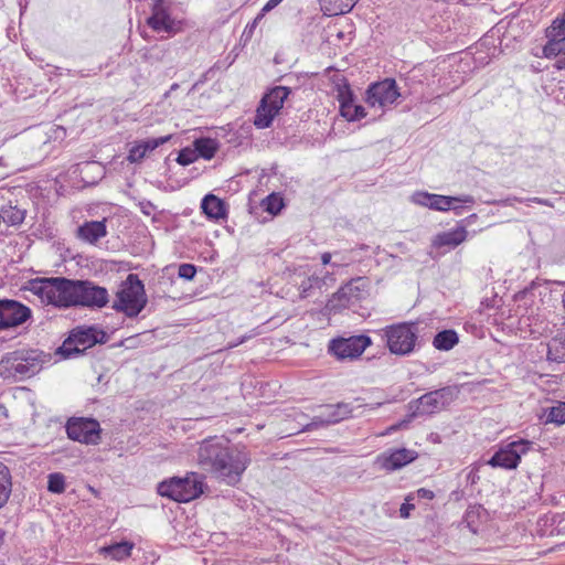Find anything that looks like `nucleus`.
<instances>
[{
	"label": "nucleus",
	"instance_id": "f257e3e1",
	"mask_svg": "<svg viewBox=\"0 0 565 565\" xmlns=\"http://www.w3.org/2000/svg\"><path fill=\"white\" fill-rule=\"evenodd\" d=\"M33 291L42 301L57 308H103L109 301L108 290L89 280L65 277L44 278L33 285Z\"/></svg>",
	"mask_w": 565,
	"mask_h": 565
},
{
	"label": "nucleus",
	"instance_id": "f03ea898",
	"mask_svg": "<svg viewBox=\"0 0 565 565\" xmlns=\"http://www.w3.org/2000/svg\"><path fill=\"white\" fill-rule=\"evenodd\" d=\"M198 462L221 482L235 486L248 467L250 458L238 449H233L217 437L205 439L198 451Z\"/></svg>",
	"mask_w": 565,
	"mask_h": 565
},
{
	"label": "nucleus",
	"instance_id": "7ed1b4c3",
	"mask_svg": "<svg viewBox=\"0 0 565 565\" xmlns=\"http://www.w3.org/2000/svg\"><path fill=\"white\" fill-rule=\"evenodd\" d=\"M49 361L50 354L38 349H20L8 352L0 359V377L12 381L32 377Z\"/></svg>",
	"mask_w": 565,
	"mask_h": 565
},
{
	"label": "nucleus",
	"instance_id": "20e7f679",
	"mask_svg": "<svg viewBox=\"0 0 565 565\" xmlns=\"http://www.w3.org/2000/svg\"><path fill=\"white\" fill-rule=\"evenodd\" d=\"M145 285L138 275L129 274L116 294L113 308L128 318L137 317L147 305Z\"/></svg>",
	"mask_w": 565,
	"mask_h": 565
},
{
	"label": "nucleus",
	"instance_id": "39448f33",
	"mask_svg": "<svg viewBox=\"0 0 565 565\" xmlns=\"http://www.w3.org/2000/svg\"><path fill=\"white\" fill-rule=\"evenodd\" d=\"M109 335L104 330L95 326H79L74 328L63 344L57 349V353L64 359L83 354L85 350L97 343H106Z\"/></svg>",
	"mask_w": 565,
	"mask_h": 565
},
{
	"label": "nucleus",
	"instance_id": "423d86ee",
	"mask_svg": "<svg viewBox=\"0 0 565 565\" xmlns=\"http://www.w3.org/2000/svg\"><path fill=\"white\" fill-rule=\"evenodd\" d=\"M158 493L178 502H189L203 493V481L201 477L191 472L185 477H173L163 480L158 484Z\"/></svg>",
	"mask_w": 565,
	"mask_h": 565
},
{
	"label": "nucleus",
	"instance_id": "0eeeda50",
	"mask_svg": "<svg viewBox=\"0 0 565 565\" xmlns=\"http://www.w3.org/2000/svg\"><path fill=\"white\" fill-rule=\"evenodd\" d=\"M386 345L392 354L406 356L415 351L418 330L415 323L402 322L383 329Z\"/></svg>",
	"mask_w": 565,
	"mask_h": 565
},
{
	"label": "nucleus",
	"instance_id": "6e6552de",
	"mask_svg": "<svg viewBox=\"0 0 565 565\" xmlns=\"http://www.w3.org/2000/svg\"><path fill=\"white\" fill-rule=\"evenodd\" d=\"M174 3L171 0H154L151 8V15L147 24L156 32L177 34L182 32L185 20L173 14Z\"/></svg>",
	"mask_w": 565,
	"mask_h": 565
},
{
	"label": "nucleus",
	"instance_id": "1a4fd4ad",
	"mask_svg": "<svg viewBox=\"0 0 565 565\" xmlns=\"http://www.w3.org/2000/svg\"><path fill=\"white\" fill-rule=\"evenodd\" d=\"M67 437L85 445H98L102 439V428L97 419L90 417H72L67 420Z\"/></svg>",
	"mask_w": 565,
	"mask_h": 565
},
{
	"label": "nucleus",
	"instance_id": "9d476101",
	"mask_svg": "<svg viewBox=\"0 0 565 565\" xmlns=\"http://www.w3.org/2000/svg\"><path fill=\"white\" fill-rule=\"evenodd\" d=\"M531 445L532 441L526 439L511 441L500 447L487 463L492 468L516 469L522 456L530 450Z\"/></svg>",
	"mask_w": 565,
	"mask_h": 565
},
{
	"label": "nucleus",
	"instance_id": "9b49d317",
	"mask_svg": "<svg viewBox=\"0 0 565 565\" xmlns=\"http://www.w3.org/2000/svg\"><path fill=\"white\" fill-rule=\"evenodd\" d=\"M32 318L31 309L22 302L0 299V331L15 329Z\"/></svg>",
	"mask_w": 565,
	"mask_h": 565
},
{
	"label": "nucleus",
	"instance_id": "f8f14e48",
	"mask_svg": "<svg viewBox=\"0 0 565 565\" xmlns=\"http://www.w3.org/2000/svg\"><path fill=\"white\" fill-rule=\"evenodd\" d=\"M371 343V338L367 335H353L331 340L328 349L338 360H354L358 359Z\"/></svg>",
	"mask_w": 565,
	"mask_h": 565
},
{
	"label": "nucleus",
	"instance_id": "ddd939ff",
	"mask_svg": "<svg viewBox=\"0 0 565 565\" xmlns=\"http://www.w3.org/2000/svg\"><path fill=\"white\" fill-rule=\"evenodd\" d=\"M399 96L401 93L394 78L373 83L366 89V103L372 107L377 105L383 110L391 107Z\"/></svg>",
	"mask_w": 565,
	"mask_h": 565
},
{
	"label": "nucleus",
	"instance_id": "4468645a",
	"mask_svg": "<svg viewBox=\"0 0 565 565\" xmlns=\"http://www.w3.org/2000/svg\"><path fill=\"white\" fill-rule=\"evenodd\" d=\"M367 282L364 278L358 277L342 286L334 295L342 307L354 306L365 297Z\"/></svg>",
	"mask_w": 565,
	"mask_h": 565
},
{
	"label": "nucleus",
	"instance_id": "2eb2a0df",
	"mask_svg": "<svg viewBox=\"0 0 565 565\" xmlns=\"http://www.w3.org/2000/svg\"><path fill=\"white\" fill-rule=\"evenodd\" d=\"M417 458V452L407 448L385 451L377 457L380 466L387 470L394 471L413 462Z\"/></svg>",
	"mask_w": 565,
	"mask_h": 565
},
{
	"label": "nucleus",
	"instance_id": "dca6fc26",
	"mask_svg": "<svg viewBox=\"0 0 565 565\" xmlns=\"http://www.w3.org/2000/svg\"><path fill=\"white\" fill-rule=\"evenodd\" d=\"M338 99L340 104V114L349 121H356L366 116L365 108L362 105L354 104V95L347 85L339 89Z\"/></svg>",
	"mask_w": 565,
	"mask_h": 565
},
{
	"label": "nucleus",
	"instance_id": "f3484780",
	"mask_svg": "<svg viewBox=\"0 0 565 565\" xmlns=\"http://www.w3.org/2000/svg\"><path fill=\"white\" fill-rule=\"evenodd\" d=\"M547 42L543 46V56L553 58L558 55H565V29L548 26L546 29Z\"/></svg>",
	"mask_w": 565,
	"mask_h": 565
},
{
	"label": "nucleus",
	"instance_id": "a211bd4d",
	"mask_svg": "<svg viewBox=\"0 0 565 565\" xmlns=\"http://www.w3.org/2000/svg\"><path fill=\"white\" fill-rule=\"evenodd\" d=\"M468 231L465 226H458L454 230L438 233L433 239V246L436 248L447 247L456 248L466 241Z\"/></svg>",
	"mask_w": 565,
	"mask_h": 565
},
{
	"label": "nucleus",
	"instance_id": "6ab92c4d",
	"mask_svg": "<svg viewBox=\"0 0 565 565\" xmlns=\"http://www.w3.org/2000/svg\"><path fill=\"white\" fill-rule=\"evenodd\" d=\"M106 234L105 220L85 222L77 228L78 238L89 244H95L98 239L105 237Z\"/></svg>",
	"mask_w": 565,
	"mask_h": 565
},
{
	"label": "nucleus",
	"instance_id": "aec40b11",
	"mask_svg": "<svg viewBox=\"0 0 565 565\" xmlns=\"http://www.w3.org/2000/svg\"><path fill=\"white\" fill-rule=\"evenodd\" d=\"M431 199L433 200H431L430 210L439 211V212L449 211L454 203H463V204H469V206H472L476 202L475 198L469 194H463V195H459V196H448V195L433 193Z\"/></svg>",
	"mask_w": 565,
	"mask_h": 565
},
{
	"label": "nucleus",
	"instance_id": "412c9836",
	"mask_svg": "<svg viewBox=\"0 0 565 565\" xmlns=\"http://www.w3.org/2000/svg\"><path fill=\"white\" fill-rule=\"evenodd\" d=\"M320 408L322 409L321 413L326 416L327 422H329L330 425L337 424L350 417L353 412L351 404L344 402H340L334 405H322Z\"/></svg>",
	"mask_w": 565,
	"mask_h": 565
},
{
	"label": "nucleus",
	"instance_id": "4be33fe9",
	"mask_svg": "<svg viewBox=\"0 0 565 565\" xmlns=\"http://www.w3.org/2000/svg\"><path fill=\"white\" fill-rule=\"evenodd\" d=\"M201 209L209 218L220 220L226 217V207L224 201L214 194L210 193L203 198L201 202Z\"/></svg>",
	"mask_w": 565,
	"mask_h": 565
},
{
	"label": "nucleus",
	"instance_id": "5701e85b",
	"mask_svg": "<svg viewBox=\"0 0 565 565\" xmlns=\"http://www.w3.org/2000/svg\"><path fill=\"white\" fill-rule=\"evenodd\" d=\"M135 544L129 541H121L99 550V553L115 561H124L130 557Z\"/></svg>",
	"mask_w": 565,
	"mask_h": 565
},
{
	"label": "nucleus",
	"instance_id": "b1692460",
	"mask_svg": "<svg viewBox=\"0 0 565 565\" xmlns=\"http://www.w3.org/2000/svg\"><path fill=\"white\" fill-rule=\"evenodd\" d=\"M358 0H319L322 11L327 15H339L350 12Z\"/></svg>",
	"mask_w": 565,
	"mask_h": 565
},
{
	"label": "nucleus",
	"instance_id": "393cba45",
	"mask_svg": "<svg viewBox=\"0 0 565 565\" xmlns=\"http://www.w3.org/2000/svg\"><path fill=\"white\" fill-rule=\"evenodd\" d=\"M290 93L291 89L289 87L276 86L265 94L262 100H266L267 105L273 107L275 111H279Z\"/></svg>",
	"mask_w": 565,
	"mask_h": 565
},
{
	"label": "nucleus",
	"instance_id": "a878e982",
	"mask_svg": "<svg viewBox=\"0 0 565 565\" xmlns=\"http://www.w3.org/2000/svg\"><path fill=\"white\" fill-rule=\"evenodd\" d=\"M279 111H275L273 107L267 105L266 100H260L259 106L256 109V115L254 118V125L258 129H265L270 127L274 118Z\"/></svg>",
	"mask_w": 565,
	"mask_h": 565
},
{
	"label": "nucleus",
	"instance_id": "bb28decb",
	"mask_svg": "<svg viewBox=\"0 0 565 565\" xmlns=\"http://www.w3.org/2000/svg\"><path fill=\"white\" fill-rule=\"evenodd\" d=\"M193 147L199 158L211 160L218 150V142L215 139L202 137L193 141Z\"/></svg>",
	"mask_w": 565,
	"mask_h": 565
},
{
	"label": "nucleus",
	"instance_id": "cd10ccee",
	"mask_svg": "<svg viewBox=\"0 0 565 565\" xmlns=\"http://www.w3.org/2000/svg\"><path fill=\"white\" fill-rule=\"evenodd\" d=\"M459 341L455 330L448 329L439 331L433 340V345L440 351L451 350Z\"/></svg>",
	"mask_w": 565,
	"mask_h": 565
},
{
	"label": "nucleus",
	"instance_id": "c85d7f7f",
	"mask_svg": "<svg viewBox=\"0 0 565 565\" xmlns=\"http://www.w3.org/2000/svg\"><path fill=\"white\" fill-rule=\"evenodd\" d=\"M416 402L418 404L416 412L420 415L433 414L444 407L433 391L424 394Z\"/></svg>",
	"mask_w": 565,
	"mask_h": 565
},
{
	"label": "nucleus",
	"instance_id": "c756f323",
	"mask_svg": "<svg viewBox=\"0 0 565 565\" xmlns=\"http://www.w3.org/2000/svg\"><path fill=\"white\" fill-rule=\"evenodd\" d=\"M25 217V210H21L17 206L8 205L2 206L0 210V221L2 220L10 226L20 225Z\"/></svg>",
	"mask_w": 565,
	"mask_h": 565
},
{
	"label": "nucleus",
	"instance_id": "7c9ffc66",
	"mask_svg": "<svg viewBox=\"0 0 565 565\" xmlns=\"http://www.w3.org/2000/svg\"><path fill=\"white\" fill-rule=\"evenodd\" d=\"M11 475L9 468L0 462V509L7 503L11 493Z\"/></svg>",
	"mask_w": 565,
	"mask_h": 565
},
{
	"label": "nucleus",
	"instance_id": "2f4dec72",
	"mask_svg": "<svg viewBox=\"0 0 565 565\" xmlns=\"http://www.w3.org/2000/svg\"><path fill=\"white\" fill-rule=\"evenodd\" d=\"M262 207L275 216L285 207V202L279 193L273 192L262 201Z\"/></svg>",
	"mask_w": 565,
	"mask_h": 565
},
{
	"label": "nucleus",
	"instance_id": "473e14b6",
	"mask_svg": "<svg viewBox=\"0 0 565 565\" xmlns=\"http://www.w3.org/2000/svg\"><path fill=\"white\" fill-rule=\"evenodd\" d=\"M547 360L554 362H565V339H554L547 347Z\"/></svg>",
	"mask_w": 565,
	"mask_h": 565
},
{
	"label": "nucleus",
	"instance_id": "72a5a7b5",
	"mask_svg": "<svg viewBox=\"0 0 565 565\" xmlns=\"http://www.w3.org/2000/svg\"><path fill=\"white\" fill-rule=\"evenodd\" d=\"M545 423H553L556 425L565 424V402H559L557 405L547 409Z\"/></svg>",
	"mask_w": 565,
	"mask_h": 565
},
{
	"label": "nucleus",
	"instance_id": "f704fd0d",
	"mask_svg": "<svg viewBox=\"0 0 565 565\" xmlns=\"http://www.w3.org/2000/svg\"><path fill=\"white\" fill-rule=\"evenodd\" d=\"M322 285V280L315 275H311L299 284L298 290L301 298H307L311 295V290L315 288H320Z\"/></svg>",
	"mask_w": 565,
	"mask_h": 565
},
{
	"label": "nucleus",
	"instance_id": "c9c22d12",
	"mask_svg": "<svg viewBox=\"0 0 565 565\" xmlns=\"http://www.w3.org/2000/svg\"><path fill=\"white\" fill-rule=\"evenodd\" d=\"M47 490L52 493H63L65 491V477L61 472H53L47 476Z\"/></svg>",
	"mask_w": 565,
	"mask_h": 565
},
{
	"label": "nucleus",
	"instance_id": "e433bc0d",
	"mask_svg": "<svg viewBox=\"0 0 565 565\" xmlns=\"http://www.w3.org/2000/svg\"><path fill=\"white\" fill-rule=\"evenodd\" d=\"M435 395H437L438 401L443 406L449 404L457 394V388L455 386H445L438 390L433 391Z\"/></svg>",
	"mask_w": 565,
	"mask_h": 565
},
{
	"label": "nucleus",
	"instance_id": "4c0bfd02",
	"mask_svg": "<svg viewBox=\"0 0 565 565\" xmlns=\"http://www.w3.org/2000/svg\"><path fill=\"white\" fill-rule=\"evenodd\" d=\"M433 193L426 191H416L411 196V202L415 205L424 206L430 209Z\"/></svg>",
	"mask_w": 565,
	"mask_h": 565
},
{
	"label": "nucleus",
	"instance_id": "58836bf2",
	"mask_svg": "<svg viewBox=\"0 0 565 565\" xmlns=\"http://www.w3.org/2000/svg\"><path fill=\"white\" fill-rule=\"evenodd\" d=\"M198 158L199 157L194 148H183L178 154L177 162L181 166H188L198 160Z\"/></svg>",
	"mask_w": 565,
	"mask_h": 565
},
{
	"label": "nucleus",
	"instance_id": "ea45409f",
	"mask_svg": "<svg viewBox=\"0 0 565 565\" xmlns=\"http://www.w3.org/2000/svg\"><path fill=\"white\" fill-rule=\"evenodd\" d=\"M171 135L162 136L158 138H149L147 140L141 141V146L145 148L146 153L153 151L158 147L162 146L163 143L168 142L171 139Z\"/></svg>",
	"mask_w": 565,
	"mask_h": 565
},
{
	"label": "nucleus",
	"instance_id": "a19ab883",
	"mask_svg": "<svg viewBox=\"0 0 565 565\" xmlns=\"http://www.w3.org/2000/svg\"><path fill=\"white\" fill-rule=\"evenodd\" d=\"M171 135L162 136L158 138H149L147 140L141 141V146L145 148L146 153L153 151L158 147L162 146L163 143L168 142L171 139Z\"/></svg>",
	"mask_w": 565,
	"mask_h": 565
},
{
	"label": "nucleus",
	"instance_id": "79ce46f5",
	"mask_svg": "<svg viewBox=\"0 0 565 565\" xmlns=\"http://www.w3.org/2000/svg\"><path fill=\"white\" fill-rule=\"evenodd\" d=\"M330 424L329 422H327L326 416L322 413H320L319 415L315 416L310 423L305 425L301 431H311L321 427H327Z\"/></svg>",
	"mask_w": 565,
	"mask_h": 565
},
{
	"label": "nucleus",
	"instance_id": "37998d69",
	"mask_svg": "<svg viewBox=\"0 0 565 565\" xmlns=\"http://www.w3.org/2000/svg\"><path fill=\"white\" fill-rule=\"evenodd\" d=\"M196 274V267L192 264H181L179 266L178 275L185 280H192Z\"/></svg>",
	"mask_w": 565,
	"mask_h": 565
},
{
	"label": "nucleus",
	"instance_id": "c03bdc74",
	"mask_svg": "<svg viewBox=\"0 0 565 565\" xmlns=\"http://www.w3.org/2000/svg\"><path fill=\"white\" fill-rule=\"evenodd\" d=\"M146 154L147 153L145 151V148L141 146V143H138L129 150V154H128L127 159L130 162H139L146 157Z\"/></svg>",
	"mask_w": 565,
	"mask_h": 565
},
{
	"label": "nucleus",
	"instance_id": "a18cd8bd",
	"mask_svg": "<svg viewBox=\"0 0 565 565\" xmlns=\"http://www.w3.org/2000/svg\"><path fill=\"white\" fill-rule=\"evenodd\" d=\"M540 281L537 279L535 280H532L531 284L529 286H526L524 289L518 291L515 295H514V300L515 301H522L526 298V296L532 291L534 290L537 286H540Z\"/></svg>",
	"mask_w": 565,
	"mask_h": 565
},
{
	"label": "nucleus",
	"instance_id": "49530a36",
	"mask_svg": "<svg viewBox=\"0 0 565 565\" xmlns=\"http://www.w3.org/2000/svg\"><path fill=\"white\" fill-rule=\"evenodd\" d=\"M267 12H264L263 9L260 12L256 15V18L252 21V23L247 24L245 32L248 31L249 33L253 32V30L257 26L259 21L265 17Z\"/></svg>",
	"mask_w": 565,
	"mask_h": 565
},
{
	"label": "nucleus",
	"instance_id": "de8ad7c7",
	"mask_svg": "<svg viewBox=\"0 0 565 565\" xmlns=\"http://www.w3.org/2000/svg\"><path fill=\"white\" fill-rule=\"evenodd\" d=\"M414 508V504L409 503L408 501L404 502L399 508V515L404 519L408 518L411 510Z\"/></svg>",
	"mask_w": 565,
	"mask_h": 565
},
{
	"label": "nucleus",
	"instance_id": "09e8293b",
	"mask_svg": "<svg viewBox=\"0 0 565 565\" xmlns=\"http://www.w3.org/2000/svg\"><path fill=\"white\" fill-rule=\"evenodd\" d=\"M417 497L422 499L433 500L435 498V493L431 490L420 488L417 490Z\"/></svg>",
	"mask_w": 565,
	"mask_h": 565
},
{
	"label": "nucleus",
	"instance_id": "8fccbe9b",
	"mask_svg": "<svg viewBox=\"0 0 565 565\" xmlns=\"http://www.w3.org/2000/svg\"><path fill=\"white\" fill-rule=\"evenodd\" d=\"M284 0H268L267 3L263 7L264 12H269L275 9L278 4H280Z\"/></svg>",
	"mask_w": 565,
	"mask_h": 565
},
{
	"label": "nucleus",
	"instance_id": "3c124183",
	"mask_svg": "<svg viewBox=\"0 0 565 565\" xmlns=\"http://www.w3.org/2000/svg\"><path fill=\"white\" fill-rule=\"evenodd\" d=\"M77 167L81 172H83L84 169H93V168L102 169L96 162H89V161L78 163Z\"/></svg>",
	"mask_w": 565,
	"mask_h": 565
},
{
	"label": "nucleus",
	"instance_id": "603ef678",
	"mask_svg": "<svg viewBox=\"0 0 565 565\" xmlns=\"http://www.w3.org/2000/svg\"><path fill=\"white\" fill-rule=\"evenodd\" d=\"M510 200L511 199H508V201H510ZM512 200L516 201L519 203H525L529 205L530 203H536V200H540V198H536V196H534V198H516V196H514Z\"/></svg>",
	"mask_w": 565,
	"mask_h": 565
},
{
	"label": "nucleus",
	"instance_id": "864d4df0",
	"mask_svg": "<svg viewBox=\"0 0 565 565\" xmlns=\"http://www.w3.org/2000/svg\"><path fill=\"white\" fill-rule=\"evenodd\" d=\"M250 338H252V335H243L237 341L230 343V348H235V347L244 343L245 341H247Z\"/></svg>",
	"mask_w": 565,
	"mask_h": 565
},
{
	"label": "nucleus",
	"instance_id": "5fc2aeb1",
	"mask_svg": "<svg viewBox=\"0 0 565 565\" xmlns=\"http://www.w3.org/2000/svg\"><path fill=\"white\" fill-rule=\"evenodd\" d=\"M554 67L559 71L565 70V55L555 62Z\"/></svg>",
	"mask_w": 565,
	"mask_h": 565
},
{
	"label": "nucleus",
	"instance_id": "6e6d98bb",
	"mask_svg": "<svg viewBox=\"0 0 565 565\" xmlns=\"http://www.w3.org/2000/svg\"><path fill=\"white\" fill-rule=\"evenodd\" d=\"M536 204H541V205H545V206H550V207L554 206L552 201H550L548 199H542V198H540V200H536Z\"/></svg>",
	"mask_w": 565,
	"mask_h": 565
},
{
	"label": "nucleus",
	"instance_id": "4d7b16f0",
	"mask_svg": "<svg viewBox=\"0 0 565 565\" xmlns=\"http://www.w3.org/2000/svg\"><path fill=\"white\" fill-rule=\"evenodd\" d=\"M456 215H461L463 210H465V206H461V205H455V203L451 205V209Z\"/></svg>",
	"mask_w": 565,
	"mask_h": 565
},
{
	"label": "nucleus",
	"instance_id": "13d9d810",
	"mask_svg": "<svg viewBox=\"0 0 565 565\" xmlns=\"http://www.w3.org/2000/svg\"><path fill=\"white\" fill-rule=\"evenodd\" d=\"M321 262L323 265H328L331 262V254L330 253H323L321 255Z\"/></svg>",
	"mask_w": 565,
	"mask_h": 565
},
{
	"label": "nucleus",
	"instance_id": "bf43d9fd",
	"mask_svg": "<svg viewBox=\"0 0 565 565\" xmlns=\"http://www.w3.org/2000/svg\"><path fill=\"white\" fill-rule=\"evenodd\" d=\"M4 531L0 529V545L2 544L3 542V539H4Z\"/></svg>",
	"mask_w": 565,
	"mask_h": 565
},
{
	"label": "nucleus",
	"instance_id": "052dcab7",
	"mask_svg": "<svg viewBox=\"0 0 565 565\" xmlns=\"http://www.w3.org/2000/svg\"><path fill=\"white\" fill-rule=\"evenodd\" d=\"M78 74H79L81 77L87 76L86 74L83 73V71L78 72Z\"/></svg>",
	"mask_w": 565,
	"mask_h": 565
},
{
	"label": "nucleus",
	"instance_id": "680f3d73",
	"mask_svg": "<svg viewBox=\"0 0 565 565\" xmlns=\"http://www.w3.org/2000/svg\"><path fill=\"white\" fill-rule=\"evenodd\" d=\"M475 217H477L476 214L470 215L471 221H475Z\"/></svg>",
	"mask_w": 565,
	"mask_h": 565
},
{
	"label": "nucleus",
	"instance_id": "e2e57ef3",
	"mask_svg": "<svg viewBox=\"0 0 565 565\" xmlns=\"http://www.w3.org/2000/svg\"><path fill=\"white\" fill-rule=\"evenodd\" d=\"M475 217H477L476 214L470 215L471 221H475Z\"/></svg>",
	"mask_w": 565,
	"mask_h": 565
}]
</instances>
